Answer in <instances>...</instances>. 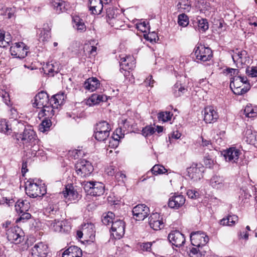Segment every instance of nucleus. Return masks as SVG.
Here are the masks:
<instances>
[{"label": "nucleus", "instance_id": "1", "mask_svg": "<svg viewBox=\"0 0 257 257\" xmlns=\"http://www.w3.org/2000/svg\"><path fill=\"white\" fill-rule=\"evenodd\" d=\"M19 128H23L24 127V131L22 133H17L16 134V138L18 141L22 142L24 147L28 146L38 139L36 133L34 131L32 126L28 125L26 126L22 123L19 122Z\"/></svg>", "mask_w": 257, "mask_h": 257}, {"label": "nucleus", "instance_id": "2", "mask_svg": "<svg viewBox=\"0 0 257 257\" xmlns=\"http://www.w3.org/2000/svg\"><path fill=\"white\" fill-rule=\"evenodd\" d=\"M26 193L32 198L42 197L47 193V188L44 184H38L34 179H30L26 183Z\"/></svg>", "mask_w": 257, "mask_h": 257}, {"label": "nucleus", "instance_id": "3", "mask_svg": "<svg viewBox=\"0 0 257 257\" xmlns=\"http://www.w3.org/2000/svg\"><path fill=\"white\" fill-rule=\"evenodd\" d=\"M193 55L195 61L197 63L205 62L211 60L213 57L212 51L208 47L201 44H197L194 49Z\"/></svg>", "mask_w": 257, "mask_h": 257}, {"label": "nucleus", "instance_id": "4", "mask_svg": "<svg viewBox=\"0 0 257 257\" xmlns=\"http://www.w3.org/2000/svg\"><path fill=\"white\" fill-rule=\"evenodd\" d=\"M110 130V125L107 121H101L95 124L93 136L97 141L105 143Z\"/></svg>", "mask_w": 257, "mask_h": 257}, {"label": "nucleus", "instance_id": "5", "mask_svg": "<svg viewBox=\"0 0 257 257\" xmlns=\"http://www.w3.org/2000/svg\"><path fill=\"white\" fill-rule=\"evenodd\" d=\"M85 191L87 194L93 196H99L104 192V185L103 183L93 181H84L82 183Z\"/></svg>", "mask_w": 257, "mask_h": 257}, {"label": "nucleus", "instance_id": "6", "mask_svg": "<svg viewBox=\"0 0 257 257\" xmlns=\"http://www.w3.org/2000/svg\"><path fill=\"white\" fill-rule=\"evenodd\" d=\"M6 235L8 240L15 244H20L24 240L25 233L22 229L17 225L10 227L8 229Z\"/></svg>", "mask_w": 257, "mask_h": 257}, {"label": "nucleus", "instance_id": "7", "mask_svg": "<svg viewBox=\"0 0 257 257\" xmlns=\"http://www.w3.org/2000/svg\"><path fill=\"white\" fill-rule=\"evenodd\" d=\"M75 169L78 177L80 178L90 176L94 170L91 163L85 159L77 162L75 165Z\"/></svg>", "mask_w": 257, "mask_h": 257}, {"label": "nucleus", "instance_id": "8", "mask_svg": "<svg viewBox=\"0 0 257 257\" xmlns=\"http://www.w3.org/2000/svg\"><path fill=\"white\" fill-rule=\"evenodd\" d=\"M191 244L193 246L202 248L209 241V237L202 231H193L190 234Z\"/></svg>", "mask_w": 257, "mask_h": 257}, {"label": "nucleus", "instance_id": "9", "mask_svg": "<svg viewBox=\"0 0 257 257\" xmlns=\"http://www.w3.org/2000/svg\"><path fill=\"white\" fill-rule=\"evenodd\" d=\"M240 76H234L230 79V87L233 93L238 95H242L246 93L250 88L249 84L242 86V82L240 80Z\"/></svg>", "mask_w": 257, "mask_h": 257}, {"label": "nucleus", "instance_id": "10", "mask_svg": "<svg viewBox=\"0 0 257 257\" xmlns=\"http://www.w3.org/2000/svg\"><path fill=\"white\" fill-rule=\"evenodd\" d=\"M125 223L120 219H116L112 222L111 227V232L116 239L121 238L125 233Z\"/></svg>", "mask_w": 257, "mask_h": 257}, {"label": "nucleus", "instance_id": "11", "mask_svg": "<svg viewBox=\"0 0 257 257\" xmlns=\"http://www.w3.org/2000/svg\"><path fill=\"white\" fill-rule=\"evenodd\" d=\"M10 51L14 57L22 59L27 55L28 48L23 42H18L10 47Z\"/></svg>", "mask_w": 257, "mask_h": 257}, {"label": "nucleus", "instance_id": "12", "mask_svg": "<svg viewBox=\"0 0 257 257\" xmlns=\"http://www.w3.org/2000/svg\"><path fill=\"white\" fill-rule=\"evenodd\" d=\"M233 55L232 59L234 63H240L241 64L248 65L250 62V58L248 52L244 50L236 48L232 50Z\"/></svg>", "mask_w": 257, "mask_h": 257}, {"label": "nucleus", "instance_id": "13", "mask_svg": "<svg viewBox=\"0 0 257 257\" xmlns=\"http://www.w3.org/2000/svg\"><path fill=\"white\" fill-rule=\"evenodd\" d=\"M150 208L145 204H139L134 207L132 210L133 218L137 221H142L150 213Z\"/></svg>", "mask_w": 257, "mask_h": 257}, {"label": "nucleus", "instance_id": "14", "mask_svg": "<svg viewBox=\"0 0 257 257\" xmlns=\"http://www.w3.org/2000/svg\"><path fill=\"white\" fill-rule=\"evenodd\" d=\"M32 102L34 107L41 108L47 104H49L50 100L47 93L46 91H41L36 95Z\"/></svg>", "mask_w": 257, "mask_h": 257}, {"label": "nucleus", "instance_id": "15", "mask_svg": "<svg viewBox=\"0 0 257 257\" xmlns=\"http://www.w3.org/2000/svg\"><path fill=\"white\" fill-rule=\"evenodd\" d=\"M168 239L172 245L177 247L183 246L185 242L184 235L177 230L171 231Z\"/></svg>", "mask_w": 257, "mask_h": 257}, {"label": "nucleus", "instance_id": "16", "mask_svg": "<svg viewBox=\"0 0 257 257\" xmlns=\"http://www.w3.org/2000/svg\"><path fill=\"white\" fill-rule=\"evenodd\" d=\"M185 197L183 195L175 193L169 198L168 205L170 208L178 209L185 204Z\"/></svg>", "mask_w": 257, "mask_h": 257}, {"label": "nucleus", "instance_id": "17", "mask_svg": "<svg viewBox=\"0 0 257 257\" xmlns=\"http://www.w3.org/2000/svg\"><path fill=\"white\" fill-rule=\"evenodd\" d=\"M47 244L42 242L36 243L31 249L32 257H46L48 253Z\"/></svg>", "mask_w": 257, "mask_h": 257}, {"label": "nucleus", "instance_id": "18", "mask_svg": "<svg viewBox=\"0 0 257 257\" xmlns=\"http://www.w3.org/2000/svg\"><path fill=\"white\" fill-rule=\"evenodd\" d=\"M149 224L154 230H160L164 227L163 218L157 212L152 213L149 217Z\"/></svg>", "mask_w": 257, "mask_h": 257}, {"label": "nucleus", "instance_id": "19", "mask_svg": "<svg viewBox=\"0 0 257 257\" xmlns=\"http://www.w3.org/2000/svg\"><path fill=\"white\" fill-rule=\"evenodd\" d=\"M188 177L193 181L200 180L203 177V168L198 166L197 164H193L187 168Z\"/></svg>", "mask_w": 257, "mask_h": 257}, {"label": "nucleus", "instance_id": "20", "mask_svg": "<svg viewBox=\"0 0 257 257\" xmlns=\"http://www.w3.org/2000/svg\"><path fill=\"white\" fill-rule=\"evenodd\" d=\"M39 142V140L38 139L35 141L30 144L28 146L24 147L27 157L30 158H34L41 154L43 150L40 149Z\"/></svg>", "mask_w": 257, "mask_h": 257}, {"label": "nucleus", "instance_id": "21", "mask_svg": "<svg viewBox=\"0 0 257 257\" xmlns=\"http://www.w3.org/2000/svg\"><path fill=\"white\" fill-rule=\"evenodd\" d=\"M51 6L57 14L66 13L70 9V4L64 0H53Z\"/></svg>", "mask_w": 257, "mask_h": 257}, {"label": "nucleus", "instance_id": "22", "mask_svg": "<svg viewBox=\"0 0 257 257\" xmlns=\"http://www.w3.org/2000/svg\"><path fill=\"white\" fill-rule=\"evenodd\" d=\"M136 60L132 56L126 55L125 57H121L119 61V70L121 72H122L123 69L132 70L136 67Z\"/></svg>", "mask_w": 257, "mask_h": 257}, {"label": "nucleus", "instance_id": "23", "mask_svg": "<svg viewBox=\"0 0 257 257\" xmlns=\"http://www.w3.org/2000/svg\"><path fill=\"white\" fill-rule=\"evenodd\" d=\"M107 2L103 3L102 0H89L88 8L93 14H100L103 8H105Z\"/></svg>", "mask_w": 257, "mask_h": 257}, {"label": "nucleus", "instance_id": "24", "mask_svg": "<svg viewBox=\"0 0 257 257\" xmlns=\"http://www.w3.org/2000/svg\"><path fill=\"white\" fill-rule=\"evenodd\" d=\"M51 30L48 23L44 24L43 28L39 29L37 31L38 40L43 43L48 42L51 37Z\"/></svg>", "mask_w": 257, "mask_h": 257}, {"label": "nucleus", "instance_id": "25", "mask_svg": "<svg viewBox=\"0 0 257 257\" xmlns=\"http://www.w3.org/2000/svg\"><path fill=\"white\" fill-rule=\"evenodd\" d=\"M62 193L64 198L71 202H76L81 198V196L72 186L69 187L66 186Z\"/></svg>", "mask_w": 257, "mask_h": 257}, {"label": "nucleus", "instance_id": "26", "mask_svg": "<svg viewBox=\"0 0 257 257\" xmlns=\"http://www.w3.org/2000/svg\"><path fill=\"white\" fill-rule=\"evenodd\" d=\"M240 154V150L232 147L225 151L223 155L226 161L237 163Z\"/></svg>", "mask_w": 257, "mask_h": 257}, {"label": "nucleus", "instance_id": "27", "mask_svg": "<svg viewBox=\"0 0 257 257\" xmlns=\"http://www.w3.org/2000/svg\"><path fill=\"white\" fill-rule=\"evenodd\" d=\"M218 113L212 106H207L204 109V120L206 123H213L218 118Z\"/></svg>", "mask_w": 257, "mask_h": 257}, {"label": "nucleus", "instance_id": "28", "mask_svg": "<svg viewBox=\"0 0 257 257\" xmlns=\"http://www.w3.org/2000/svg\"><path fill=\"white\" fill-rule=\"evenodd\" d=\"M59 64L56 62H48L44 65L43 70L45 74L50 76H54L60 71Z\"/></svg>", "mask_w": 257, "mask_h": 257}, {"label": "nucleus", "instance_id": "29", "mask_svg": "<svg viewBox=\"0 0 257 257\" xmlns=\"http://www.w3.org/2000/svg\"><path fill=\"white\" fill-rule=\"evenodd\" d=\"M244 139L247 144L255 145L257 143V132L250 126L247 127L244 132Z\"/></svg>", "mask_w": 257, "mask_h": 257}, {"label": "nucleus", "instance_id": "30", "mask_svg": "<svg viewBox=\"0 0 257 257\" xmlns=\"http://www.w3.org/2000/svg\"><path fill=\"white\" fill-rule=\"evenodd\" d=\"M83 86L85 90L93 92L99 87L100 81L96 77H90L84 81Z\"/></svg>", "mask_w": 257, "mask_h": 257}, {"label": "nucleus", "instance_id": "31", "mask_svg": "<svg viewBox=\"0 0 257 257\" xmlns=\"http://www.w3.org/2000/svg\"><path fill=\"white\" fill-rule=\"evenodd\" d=\"M51 227L54 231L61 233H67L71 229L70 226L66 225L65 222L56 220L51 223Z\"/></svg>", "mask_w": 257, "mask_h": 257}, {"label": "nucleus", "instance_id": "32", "mask_svg": "<svg viewBox=\"0 0 257 257\" xmlns=\"http://www.w3.org/2000/svg\"><path fill=\"white\" fill-rule=\"evenodd\" d=\"M66 98L64 92H59L51 97L50 104L57 108L58 106L63 104Z\"/></svg>", "mask_w": 257, "mask_h": 257}, {"label": "nucleus", "instance_id": "33", "mask_svg": "<svg viewBox=\"0 0 257 257\" xmlns=\"http://www.w3.org/2000/svg\"><path fill=\"white\" fill-rule=\"evenodd\" d=\"M82 250L76 246H70L62 254V257H82Z\"/></svg>", "mask_w": 257, "mask_h": 257}, {"label": "nucleus", "instance_id": "34", "mask_svg": "<svg viewBox=\"0 0 257 257\" xmlns=\"http://www.w3.org/2000/svg\"><path fill=\"white\" fill-rule=\"evenodd\" d=\"M56 108L50 104L43 107L42 109L38 113V117L41 119L42 117L52 118L55 114L54 109Z\"/></svg>", "mask_w": 257, "mask_h": 257}, {"label": "nucleus", "instance_id": "35", "mask_svg": "<svg viewBox=\"0 0 257 257\" xmlns=\"http://www.w3.org/2000/svg\"><path fill=\"white\" fill-rule=\"evenodd\" d=\"M107 99L108 97L105 95L93 93L87 100V104L90 106L94 105L101 102H105Z\"/></svg>", "mask_w": 257, "mask_h": 257}, {"label": "nucleus", "instance_id": "36", "mask_svg": "<svg viewBox=\"0 0 257 257\" xmlns=\"http://www.w3.org/2000/svg\"><path fill=\"white\" fill-rule=\"evenodd\" d=\"M15 208L18 213L27 212L30 208V202L26 199H19L16 203Z\"/></svg>", "mask_w": 257, "mask_h": 257}, {"label": "nucleus", "instance_id": "37", "mask_svg": "<svg viewBox=\"0 0 257 257\" xmlns=\"http://www.w3.org/2000/svg\"><path fill=\"white\" fill-rule=\"evenodd\" d=\"M224 182L222 176L214 175L210 180V184L213 188L218 189L224 186Z\"/></svg>", "mask_w": 257, "mask_h": 257}, {"label": "nucleus", "instance_id": "38", "mask_svg": "<svg viewBox=\"0 0 257 257\" xmlns=\"http://www.w3.org/2000/svg\"><path fill=\"white\" fill-rule=\"evenodd\" d=\"M178 12H189L191 9L190 0H178L176 6Z\"/></svg>", "mask_w": 257, "mask_h": 257}, {"label": "nucleus", "instance_id": "39", "mask_svg": "<svg viewBox=\"0 0 257 257\" xmlns=\"http://www.w3.org/2000/svg\"><path fill=\"white\" fill-rule=\"evenodd\" d=\"M238 221V216L236 215L228 214L220 220V224L222 225L234 226Z\"/></svg>", "mask_w": 257, "mask_h": 257}, {"label": "nucleus", "instance_id": "40", "mask_svg": "<svg viewBox=\"0 0 257 257\" xmlns=\"http://www.w3.org/2000/svg\"><path fill=\"white\" fill-rule=\"evenodd\" d=\"M187 88L179 82H176L172 87V92L175 97H178L187 91Z\"/></svg>", "mask_w": 257, "mask_h": 257}, {"label": "nucleus", "instance_id": "41", "mask_svg": "<svg viewBox=\"0 0 257 257\" xmlns=\"http://www.w3.org/2000/svg\"><path fill=\"white\" fill-rule=\"evenodd\" d=\"M11 37L9 34L6 35V32L0 29V47L6 48L10 45Z\"/></svg>", "mask_w": 257, "mask_h": 257}, {"label": "nucleus", "instance_id": "42", "mask_svg": "<svg viewBox=\"0 0 257 257\" xmlns=\"http://www.w3.org/2000/svg\"><path fill=\"white\" fill-rule=\"evenodd\" d=\"M72 21L75 24L74 26L78 31L81 32H83L86 31V26L82 19H81L79 16H75L73 17Z\"/></svg>", "mask_w": 257, "mask_h": 257}, {"label": "nucleus", "instance_id": "43", "mask_svg": "<svg viewBox=\"0 0 257 257\" xmlns=\"http://www.w3.org/2000/svg\"><path fill=\"white\" fill-rule=\"evenodd\" d=\"M84 234L89 236V238H91V237L94 236L95 227L93 224L90 223L85 224L82 228Z\"/></svg>", "mask_w": 257, "mask_h": 257}, {"label": "nucleus", "instance_id": "44", "mask_svg": "<svg viewBox=\"0 0 257 257\" xmlns=\"http://www.w3.org/2000/svg\"><path fill=\"white\" fill-rule=\"evenodd\" d=\"M0 132L9 135L12 132L11 125L9 121L6 119H1L0 120Z\"/></svg>", "mask_w": 257, "mask_h": 257}, {"label": "nucleus", "instance_id": "45", "mask_svg": "<svg viewBox=\"0 0 257 257\" xmlns=\"http://www.w3.org/2000/svg\"><path fill=\"white\" fill-rule=\"evenodd\" d=\"M151 171L153 174L158 175L165 174L167 173L168 170L163 165L157 164L153 167Z\"/></svg>", "mask_w": 257, "mask_h": 257}, {"label": "nucleus", "instance_id": "46", "mask_svg": "<svg viewBox=\"0 0 257 257\" xmlns=\"http://www.w3.org/2000/svg\"><path fill=\"white\" fill-rule=\"evenodd\" d=\"M114 216L115 215L112 212H108L106 214H103L102 222L106 225L110 224H112V222H114V220H115Z\"/></svg>", "mask_w": 257, "mask_h": 257}, {"label": "nucleus", "instance_id": "47", "mask_svg": "<svg viewBox=\"0 0 257 257\" xmlns=\"http://www.w3.org/2000/svg\"><path fill=\"white\" fill-rule=\"evenodd\" d=\"M52 122L49 118L45 117L39 125V130L42 132H45L49 130Z\"/></svg>", "mask_w": 257, "mask_h": 257}, {"label": "nucleus", "instance_id": "48", "mask_svg": "<svg viewBox=\"0 0 257 257\" xmlns=\"http://www.w3.org/2000/svg\"><path fill=\"white\" fill-rule=\"evenodd\" d=\"M173 113L170 111H162L158 114V118L159 121L166 122L171 119Z\"/></svg>", "mask_w": 257, "mask_h": 257}, {"label": "nucleus", "instance_id": "49", "mask_svg": "<svg viewBox=\"0 0 257 257\" xmlns=\"http://www.w3.org/2000/svg\"><path fill=\"white\" fill-rule=\"evenodd\" d=\"M198 30L199 32H204L208 29L209 25L207 20L201 19L197 21Z\"/></svg>", "mask_w": 257, "mask_h": 257}, {"label": "nucleus", "instance_id": "50", "mask_svg": "<svg viewBox=\"0 0 257 257\" xmlns=\"http://www.w3.org/2000/svg\"><path fill=\"white\" fill-rule=\"evenodd\" d=\"M105 9H106V20L111 18L117 17V14L115 13L116 10H115L113 7L111 5H108L107 4Z\"/></svg>", "mask_w": 257, "mask_h": 257}, {"label": "nucleus", "instance_id": "51", "mask_svg": "<svg viewBox=\"0 0 257 257\" xmlns=\"http://www.w3.org/2000/svg\"><path fill=\"white\" fill-rule=\"evenodd\" d=\"M189 18L184 13L180 14L178 17V23L183 27H186L189 24Z\"/></svg>", "mask_w": 257, "mask_h": 257}, {"label": "nucleus", "instance_id": "52", "mask_svg": "<svg viewBox=\"0 0 257 257\" xmlns=\"http://www.w3.org/2000/svg\"><path fill=\"white\" fill-rule=\"evenodd\" d=\"M202 248L193 247L189 251V255L190 257H201L203 253L204 252V250H202Z\"/></svg>", "mask_w": 257, "mask_h": 257}, {"label": "nucleus", "instance_id": "53", "mask_svg": "<svg viewBox=\"0 0 257 257\" xmlns=\"http://www.w3.org/2000/svg\"><path fill=\"white\" fill-rule=\"evenodd\" d=\"M144 38L151 43L156 42V40L158 39L157 34L155 32L149 33L148 34H144Z\"/></svg>", "mask_w": 257, "mask_h": 257}, {"label": "nucleus", "instance_id": "54", "mask_svg": "<svg viewBox=\"0 0 257 257\" xmlns=\"http://www.w3.org/2000/svg\"><path fill=\"white\" fill-rule=\"evenodd\" d=\"M142 132V135L147 137L152 135L155 132V129L150 125H147L143 128Z\"/></svg>", "mask_w": 257, "mask_h": 257}, {"label": "nucleus", "instance_id": "55", "mask_svg": "<svg viewBox=\"0 0 257 257\" xmlns=\"http://www.w3.org/2000/svg\"><path fill=\"white\" fill-rule=\"evenodd\" d=\"M0 95L3 99L4 102L8 106L12 105V103L10 100V95L9 93L5 90L0 91Z\"/></svg>", "mask_w": 257, "mask_h": 257}, {"label": "nucleus", "instance_id": "56", "mask_svg": "<svg viewBox=\"0 0 257 257\" xmlns=\"http://www.w3.org/2000/svg\"><path fill=\"white\" fill-rule=\"evenodd\" d=\"M244 113L248 117H253L256 115L251 106L247 105L244 109Z\"/></svg>", "mask_w": 257, "mask_h": 257}, {"label": "nucleus", "instance_id": "57", "mask_svg": "<svg viewBox=\"0 0 257 257\" xmlns=\"http://www.w3.org/2000/svg\"><path fill=\"white\" fill-rule=\"evenodd\" d=\"M246 73L249 76L251 77H257V67L252 66L251 68L247 67L246 69Z\"/></svg>", "mask_w": 257, "mask_h": 257}, {"label": "nucleus", "instance_id": "58", "mask_svg": "<svg viewBox=\"0 0 257 257\" xmlns=\"http://www.w3.org/2000/svg\"><path fill=\"white\" fill-rule=\"evenodd\" d=\"M116 180L120 183H123L126 179V175L121 171L117 172L115 175Z\"/></svg>", "mask_w": 257, "mask_h": 257}, {"label": "nucleus", "instance_id": "59", "mask_svg": "<svg viewBox=\"0 0 257 257\" xmlns=\"http://www.w3.org/2000/svg\"><path fill=\"white\" fill-rule=\"evenodd\" d=\"M46 211L50 215H55L58 212L59 208L56 205H49L46 208Z\"/></svg>", "mask_w": 257, "mask_h": 257}, {"label": "nucleus", "instance_id": "60", "mask_svg": "<svg viewBox=\"0 0 257 257\" xmlns=\"http://www.w3.org/2000/svg\"><path fill=\"white\" fill-rule=\"evenodd\" d=\"M148 23L144 21L143 22L137 24L136 25V28L138 30L143 33H147V30L148 29Z\"/></svg>", "mask_w": 257, "mask_h": 257}, {"label": "nucleus", "instance_id": "61", "mask_svg": "<svg viewBox=\"0 0 257 257\" xmlns=\"http://www.w3.org/2000/svg\"><path fill=\"white\" fill-rule=\"evenodd\" d=\"M106 21L111 27H114L116 29H117L119 27L118 23L120 21L117 19V17L111 18Z\"/></svg>", "mask_w": 257, "mask_h": 257}, {"label": "nucleus", "instance_id": "62", "mask_svg": "<svg viewBox=\"0 0 257 257\" xmlns=\"http://www.w3.org/2000/svg\"><path fill=\"white\" fill-rule=\"evenodd\" d=\"M121 128L122 127L123 129L127 130L128 131H134L132 130L133 125H131V122L126 119L122 120L121 122Z\"/></svg>", "mask_w": 257, "mask_h": 257}, {"label": "nucleus", "instance_id": "63", "mask_svg": "<svg viewBox=\"0 0 257 257\" xmlns=\"http://www.w3.org/2000/svg\"><path fill=\"white\" fill-rule=\"evenodd\" d=\"M70 155H72L75 159H78L79 157L84 155V152L81 150H74L69 151Z\"/></svg>", "mask_w": 257, "mask_h": 257}, {"label": "nucleus", "instance_id": "64", "mask_svg": "<svg viewBox=\"0 0 257 257\" xmlns=\"http://www.w3.org/2000/svg\"><path fill=\"white\" fill-rule=\"evenodd\" d=\"M186 194L188 197L191 199H196L199 196V192L195 190H188Z\"/></svg>", "mask_w": 257, "mask_h": 257}]
</instances>
